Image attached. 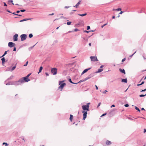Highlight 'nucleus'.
I'll list each match as a JSON object with an SVG mask.
<instances>
[{"mask_svg": "<svg viewBox=\"0 0 146 146\" xmlns=\"http://www.w3.org/2000/svg\"><path fill=\"white\" fill-rule=\"evenodd\" d=\"M127 78L122 79L121 80V82L127 83Z\"/></svg>", "mask_w": 146, "mask_h": 146, "instance_id": "14", "label": "nucleus"}, {"mask_svg": "<svg viewBox=\"0 0 146 146\" xmlns=\"http://www.w3.org/2000/svg\"><path fill=\"white\" fill-rule=\"evenodd\" d=\"M13 0H9L8 1V2H11L12 3L13 2Z\"/></svg>", "mask_w": 146, "mask_h": 146, "instance_id": "52", "label": "nucleus"}, {"mask_svg": "<svg viewBox=\"0 0 146 146\" xmlns=\"http://www.w3.org/2000/svg\"><path fill=\"white\" fill-rule=\"evenodd\" d=\"M90 104V103H88L86 105H83L82 106V108L83 110V111H89L90 110L89 106Z\"/></svg>", "mask_w": 146, "mask_h": 146, "instance_id": "1", "label": "nucleus"}, {"mask_svg": "<svg viewBox=\"0 0 146 146\" xmlns=\"http://www.w3.org/2000/svg\"><path fill=\"white\" fill-rule=\"evenodd\" d=\"M107 25V23H106V24H104V25H103L101 26L102 28H103L104 26H106V25Z\"/></svg>", "mask_w": 146, "mask_h": 146, "instance_id": "39", "label": "nucleus"}, {"mask_svg": "<svg viewBox=\"0 0 146 146\" xmlns=\"http://www.w3.org/2000/svg\"><path fill=\"white\" fill-rule=\"evenodd\" d=\"M3 4H4V6H7V5L6 4V3L5 2H4L3 3Z\"/></svg>", "mask_w": 146, "mask_h": 146, "instance_id": "54", "label": "nucleus"}, {"mask_svg": "<svg viewBox=\"0 0 146 146\" xmlns=\"http://www.w3.org/2000/svg\"><path fill=\"white\" fill-rule=\"evenodd\" d=\"M100 105H101V103L100 102V103H99L98 104V105L97 108H98L99 106H100Z\"/></svg>", "mask_w": 146, "mask_h": 146, "instance_id": "55", "label": "nucleus"}, {"mask_svg": "<svg viewBox=\"0 0 146 146\" xmlns=\"http://www.w3.org/2000/svg\"><path fill=\"white\" fill-rule=\"evenodd\" d=\"M20 12V11L18 10V11H16V13H19Z\"/></svg>", "mask_w": 146, "mask_h": 146, "instance_id": "59", "label": "nucleus"}, {"mask_svg": "<svg viewBox=\"0 0 146 146\" xmlns=\"http://www.w3.org/2000/svg\"><path fill=\"white\" fill-rule=\"evenodd\" d=\"M36 44H35V45H33V46L29 48V50L30 51L31 50H32L33 48V47L35 46L36 45V44Z\"/></svg>", "mask_w": 146, "mask_h": 146, "instance_id": "24", "label": "nucleus"}, {"mask_svg": "<svg viewBox=\"0 0 146 146\" xmlns=\"http://www.w3.org/2000/svg\"><path fill=\"white\" fill-rule=\"evenodd\" d=\"M103 70L102 69H99L97 72V73H100L102 72Z\"/></svg>", "mask_w": 146, "mask_h": 146, "instance_id": "25", "label": "nucleus"}, {"mask_svg": "<svg viewBox=\"0 0 146 146\" xmlns=\"http://www.w3.org/2000/svg\"><path fill=\"white\" fill-rule=\"evenodd\" d=\"M31 73H29L26 76H27L28 78H29V76L31 74Z\"/></svg>", "mask_w": 146, "mask_h": 146, "instance_id": "47", "label": "nucleus"}, {"mask_svg": "<svg viewBox=\"0 0 146 146\" xmlns=\"http://www.w3.org/2000/svg\"><path fill=\"white\" fill-rule=\"evenodd\" d=\"M21 138L22 139V140H23L24 141V142L25 141V140L24 137H21Z\"/></svg>", "mask_w": 146, "mask_h": 146, "instance_id": "41", "label": "nucleus"}, {"mask_svg": "<svg viewBox=\"0 0 146 146\" xmlns=\"http://www.w3.org/2000/svg\"><path fill=\"white\" fill-rule=\"evenodd\" d=\"M78 15L79 16H84L86 15H87V13H85L81 14H78Z\"/></svg>", "mask_w": 146, "mask_h": 146, "instance_id": "21", "label": "nucleus"}, {"mask_svg": "<svg viewBox=\"0 0 146 146\" xmlns=\"http://www.w3.org/2000/svg\"><path fill=\"white\" fill-rule=\"evenodd\" d=\"M8 51H9V50H8L7 51H5L4 54H3V55L2 56H1L0 57V58H1V57H3L6 54H7V52Z\"/></svg>", "mask_w": 146, "mask_h": 146, "instance_id": "22", "label": "nucleus"}, {"mask_svg": "<svg viewBox=\"0 0 146 146\" xmlns=\"http://www.w3.org/2000/svg\"><path fill=\"white\" fill-rule=\"evenodd\" d=\"M146 91V88L144 89V90H142L141 91V92H145V91Z\"/></svg>", "mask_w": 146, "mask_h": 146, "instance_id": "53", "label": "nucleus"}, {"mask_svg": "<svg viewBox=\"0 0 146 146\" xmlns=\"http://www.w3.org/2000/svg\"><path fill=\"white\" fill-rule=\"evenodd\" d=\"M91 68H90L87 69H86L84 70L81 73V75H83L88 70H89L91 69Z\"/></svg>", "mask_w": 146, "mask_h": 146, "instance_id": "12", "label": "nucleus"}, {"mask_svg": "<svg viewBox=\"0 0 146 146\" xmlns=\"http://www.w3.org/2000/svg\"><path fill=\"white\" fill-rule=\"evenodd\" d=\"M92 74H90V75H89L87 77L85 78L83 80V81H86L88 80L90 78H92Z\"/></svg>", "mask_w": 146, "mask_h": 146, "instance_id": "11", "label": "nucleus"}, {"mask_svg": "<svg viewBox=\"0 0 146 146\" xmlns=\"http://www.w3.org/2000/svg\"><path fill=\"white\" fill-rule=\"evenodd\" d=\"M79 31V30L77 29H74V31L75 32L77 31Z\"/></svg>", "mask_w": 146, "mask_h": 146, "instance_id": "44", "label": "nucleus"}, {"mask_svg": "<svg viewBox=\"0 0 146 146\" xmlns=\"http://www.w3.org/2000/svg\"><path fill=\"white\" fill-rule=\"evenodd\" d=\"M16 67V65L15 66H13V67L12 68V69H11V71H13V70H14L15 68Z\"/></svg>", "mask_w": 146, "mask_h": 146, "instance_id": "32", "label": "nucleus"}, {"mask_svg": "<svg viewBox=\"0 0 146 146\" xmlns=\"http://www.w3.org/2000/svg\"><path fill=\"white\" fill-rule=\"evenodd\" d=\"M125 59H126V58H124L122 60V61H121L122 62H123L125 60Z\"/></svg>", "mask_w": 146, "mask_h": 146, "instance_id": "48", "label": "nucleus"}, {"mask_svg": "<svg viewBox=\"0 0 146 146\" xmlns=\"http://www.w3.org/2000/svg\"><path fill=\"white\" fill-rule=\"evenodd\" d=\"M74 32V31H69L68 33H66V34H67V33H72V32Z\"/></svg>", "mask_w": 146, "mask_h": 146, "instance_id": "46", "label": "nucleus"}, {"mask_svg": "<svg viewBox=\"0 0 146 146\" xmlns=\"http://www.w3.org/2000/svg\"><path fill=\"white\" fill-rule=\"evenodd\" d=\"M5 145V146H7L8 145V144L7 143L4 142L3 143V145Z\"/></svg>", "mask_w": 146, "mask_h": 146, "instance_id": "35", "label": "nucleus"}, {"mask_svg": "<svg viewBox=\"0 0 146 146\" xmlns=\"http://www.w3.org/2000/svg\"><path fill=\"white\" fill-rule=\"evenodd\" d=\"M135 109L137 110L139 112H140V110H139V109L136 106H135Z\"/></svg>", "mask_w": 146, "mask_h": 146, "instance_id": "30", "label": "nucleus"}, {"mask_svg": "<svg viewBox=\"0 0 146 146\" xmlns=\"http://www.w3.org/2000/svg\"><path fill=\"white\" fill-rule=\"evenodd\" d=\"M106 113H103V114H102V115L101 116V117H102V116H103L105 115H106Z\"/></svg>", "mask_w": 146, "mask_h": 146, "instance_id": "45", "label": "nucleus"}, {"mask_svg": "<svg viewBox=\"0 0 146 146\" xmlns=\"http://www.w3.org/2000/svg\"><path fill=\"white\" fill-rule=\"evenodd\" d=\"M82 113H83V118L82 119L83 120H85V119L86 118L87 115V111H82Z\"/></svg>", "mask_w": 146, "mask_h": 146, "instance_id": "6", "label": "nucleus"}, {"mask_svg": "<svg viewBox=\"0 0 146 146\" xmlns=\"http://www.w3.org/2000/svg\"><path fill=\"white\" fill-rule=\"evenodd\" d=\"M27 37V35L25 34H23L21 35L20 37L22 41L25 40Z\"/></svg>", "mask_w": 146, "mask_h": 146, "instance_id": "4", "label": "nucleus"}, {"mask_svg": "<svg viewBox=\"0 0 146 146\" xmlns=\"http://www.w3.org/2000/svg\"><path fill=\"white\" fill-rule=\"evenodd\" d=\"M144 83V81H143L141 84H140V85H141L143 84Z\"/></svg>", "mask_w": 146, "mask_h": 146, "instance_id": "60", "label": "nucleus"}, {"mask_svg": "<svg viewBox=\"0 0 146 146\" xmlns=\"http://www.w3.org/2000/svg\"><path fill=\"white\" fill-rule=\"evenodd\" d=\"M70 7L69 6H65L64 7V8H65V9H67V8H69Z\"/></svg>", "mask_w": 146, "mask_h": 146, "instance_id": "51", "label": "nucleus"}, {"mask_svg": "<svg viewBox=\"0 0 146 146\" xmlns=\"http://www.w3.org/2000/svg\"><path fill=\"white\" fill-rule=\"evenodd\" d=\"M76 11L75 10H72V11H71V12H70V15H71L74 14V12Z\"/></svg>", "mask_w": 146, "mask_h": 146, "instance_id": "27", "label": "nucleus"}, {"mask_svg": "<svg viewBox=\"0 0 146 146\" xmlns=\"http://www.w3.org/2000/svg\"><path fill=\"white\" fill-rule=\"evenodd\" d=\"M26 10L25 9H21L20 10V11L22 12H24Z\"/></svg>", "mask_w": 146, "mask_h": 146, "instance_id": "38", "label": "nucleus"}, {"mask_svg": "<svg viewBox=\"0 0 146 146\" xmlns=\"http://www.w3.org/2000/svg\"><path fill=\"white\" fill-rule=\"evenodd\" d=\"M31 19H23V20L20 21L19 22H23V21H27V20H31Z\"/></svg>", "mask_w": 146, "mask_h": 146, "instance_id": "16", "label": "nucleus"}, {"mask_svg": "<svg viewBox=\"0 0 146 146\" xmlns=\"http://www.w3.org/2000/svg\"><path fill=\"white\" fill-rule=\"evenodd\" d=\"M90 31H87L86 30L84 31V33H89V32H90Z\"/></svg>", "mask_w": 146, "mask_h": 146, "instance_id": "43", "label": "nucleus"}, {"mask_svg": "<svg viewBox=\"0 0 146 146\" xmlns=\"http://www.w3.org/2000/svg\"><path fill=\"white\" fill-rule=\"evenodd\" d=\"M13 76L12 75H11L10 77L8 78L7 80H11V79L13 78Z\"/></svg>", "mask_w": 146, "mask_h": 146, "instance_id": "29", "label": "nucleus"}, {"mask_svg": "<svg viewBox=\"0 0 146 146\" xmlns=\"http://www.w3.org/2000/svg\"><path fill=\"white\" fill-rule=\"evenodd\" d=\"M68 81H69L71 83H72V84H78V83H74L72 81V80H71V79L70 78H69V79H68Z\"/></svg>", "mask_w": 146, "mask_h": 146, "instance_id": "23", "label": "nucleus"}, {"mask_svg": "<svg viewBox=\"0 0 146 146\" xmlns=\"http://www.w3.org/2000/svg\"><path fill=\"white\" fill-rule=\"evenodd\" d=\"M136 51H135V52H134L133 54L132 55H130V56H129V57H132L133 56V55H134V54L136 53Z\"/></svg>", "mask_w": 146, "mask_h": 146, "instance_id": "49", "label": "nucleus"}, {"mask_svg": "<svg viewBox=\"0 0 146 146\" xmlns=\"http://www.w3.org/2000/svg\"><path fill=\"white\" fill-rule=\"evenodd\" d=\"M29 37L30 38H31L33 37V35L32 33H30L29 34Z\"/></svg>", "mask_w": 146, "mask_h": 146, "instance_id": "31", "label": "nucleus"}, {"mask_svg": "<svg viewBox=\"0 0 146 146\" xmlns=\"http://www.w3.org/2000/svg\"><path fill=\"white\" fill-rule=\"evenodd\" d=\"M146 132V129H144V133H145Z\"/></svg>", "mask_w": 146, "mask_h": 146, "instance_id": "64", "label": "nucleus"}, {"mask_svg": "<svg viewBox=\"0 0 146 146\" xmlns=\"http://www.w3.org/2000/svg\"><path fill=\"white\" fill-rule=\"evenodd\" d=\"M119 70L121 73H123L124 74H125V70L123 69H121V68H119Z\"/></svg>", "mask_w": 146, "mask_h": 146, "instance_id": "13", "label": "nucleus"}, {"mask_svg": "<svg viewBox=\"0 0 146 146\" xmlns=\"http://www.w3.org/2000/svg\"><path fill=\"white\" fill-rule=\"evenodd\" d=\"M5 84L6 85H13V82H9L7 83H6Z\"/></svg>", "mask_w": 146, "mask_h": 146, "instance_id": "17", "label": "nucleus"}, {"mask_svg": "<svg viewBox=\"0 0 146 146\" xmlns=\"http://www.w3.org/2000/svg\"><path fill=\"white\" fill-rule=\"evenodd\" d=\"M111 142L108 140H107L106 141V144L107 145H110L111 144Z\"/></svg>", "mask_w": 146, "mask_h": 146, "instance_id": "18", "label": "nucleus"}, {"mask_svg": "<svg viewBox=\"0 0 146 146\" xmlns=\"http://www.w3.org/2000/svg\"><path fill=\"white\" fill-rule=\"evenodd\" d=\"M124 106L125 107H127L129 106V105L128 104H126L124 105Z\"/></svg>", "mask_w": 146, "mask_h": 146, "instance_id": "42", "label": "nucleus"}, {"mask_svg": "<svg viewBox=\"0 0 146 146\" xmlns=\"http://www.w3.org/2000/svg\"><path fill=\"white\" fill-rule=\"evenodd\" d=\"M72 23V22H71V21H69V22H68L67 23V24L68 25H70L71 24V23Z\"/></svg>", "mask_w": 146, "mask_h": 146, "instance_id": "34", "label": "nucleus"}, {"mask_svg": "<svg viewBox=\"0 0 146 146\" xmlns=\"http://www.w3.org/2000/svg\"><path fill=\"white\" fill-rule=\"evenodd\" d=\"M124 12L122 11H121L119 13V14H122V13H123Z\"/></svg>", "mask_w": 146, "mask_h": 146, "instance_id": "61", "label": "nucleus"}, {"mask_svg": "<svg viewBox=\"0 0 146 146\" xmlns=\"http://www.w3.org/2000/svg\"><path fill=\"white\" fill-rule=\"evenodd\" d=\"M73 115H71V114H70V121H72V120L73 119Z\"/></svg>", "mask_w": 146, "mask_h": 146, "instance_id": "26", "label": "nucleus"}, {"mask_svg": "<svg viewBox=\"0 0 146 146\" xmlns=\"http://www.w3.org/2000/svg\"><path fill=\"white\" fill-rule=\"evenodd\" d=\"M7 12H9V13H12V12H11V11H9V10H8V9H7Z\"/></svg>", "mask_w": 146, "mask_h": 146, "instance_id": "57", "label": "nucleus"}, {"mask_svg": "<svg viewBox=\"0 0 146 146\" xmlns=\"http://www.w3.org/2000/svg\"><path fill=\"white\" fill-rule=\"evenodd\" d=\"M15 44L12 42H9L8 43V46L11 48L13 47L14 46H15Z\"/></svg>", "mask_w": 146, "mask_h": 146, "instance_id": "9", "label": "nucleus"}, {"mask_svg": "<svg viewBox=\"0 0 146 146\" xmlns=\"http://www.w3.org/2000/svg\"><path fill=\"white\" fill-rule=\"evenodd\" d=\"M1 60L2 61V63L3 64L5 63V59L4 57H3L2 58H1Z\"/></svg>", "mask_w": 146, "mask_h": 146, "instance_id": "19", "label": "nucleus"}, {"mask_svg": "<svg viewBox=\"0 0 146 146\" xmlns=\"http://www.w3.org/2000/svg\"><path fill=\"white\" fill-rule=\"evenodd\" d=\"M43 69V67L42 66H41L39 68V72H38V74L41 72Z\"/></svg>", "mask_w": 146, "mask_h": 146, "instance_id": "20", "label": "nucleus"}, {"mask_svg": "<svg viewBox=\"0 0 146 146\" xmlns=\"http://www.w3.org/2000/svg\"><path fill=\"white\" fill-rule=\"evenodd\" d=\"M60 18H63L64 19H66V17H64L63 16H62L60 17Z\"/></svg>", "mask_w": 146, "mask_h": 146, "instance_id": "56", "label": "nucleus"}, {"mask_svg": "<svg viewBox=\"0 0 146 146\" xmlns=\"http://www.w3.org/2000/svg\"><path fill=\"white\" fill-rule=\"evenodd\" d=\"M81 2V1H79V2L75 6H74V7H76L77 8L78 7L79 5L80 4V3Z\"/></svg>", "mask_w": 146, "mask_h": 146, "instance_id": "15", "label": "nucleus"}, {"mask_svg": "<svg viewBox=\"0 0 146 146\" xmlns=\"http://www.w3.org/2000/svg\"><path fill=\"white\" fill-rule=\"evenodd\" d=\"M90 58L92 61L95 62L98 61L96 56H91L90 57Z\"/></svg>", "mask_w": 146, "mask_h": 146, "instance_id": "8", "label": "nucleus"}, {"mask_svg": "<svg viewBox=\"0 0 146 146\" xmlns=\"http://www.w3.org/2000/svg\"><path fill=\"white\" fill-rule=\"evenodd\" d=\"M20 79H19L18 81H16L13 82V85H15L16 86L19 85L21 84V81Z\"/></svg>", "mask_w": 146, "mask_h": 146, "instance_id": "7", "label": "nucleus"}, {"mask_svg": "<svg viewBox=\"0 0 146 146\" xmlns=\"http://www.w3.org/2000/svg\"><path fill=\"white\" fill-rule=\"evenodd\" d=\"M107 92H108V91L107 90H105L104 91L102 92V93L103 94H106Z\"/></svg>", "mask_w": 146, "mask_h": 146, "instance_id": "37", "label": "nucleus"}, {"mask_svg": "<svg viewBox=\"0 0 146 146\" xmlns=\"http://www.w3.org/2000/svg\"><path fill=\"white\" fill-rule=\"evenodd\" d=\"M45 74L46 75V76H48L49 75V74H48V73H47V72H46L45 73Z\"/></svg>", "mask_w": 146, "mask_h": 146, "instance_id": "58", "label": "nucleus"}, {"mask_svg": "<svg viewBox=\"0 0 146 146\" xmlns=\"http://www.w3.org/2000/svg\"><path fill=\"white\" fill-rule=\"evenodd\" d=\"M115 105H112L111 106V107L112 108V107H115Z\"/></svg>", "mask_w": 146, "mask_h": 146, "instance_id": "63", "label": "nucleus"}, {"mask_svg": "<svg viewBox=\"0 0 146 146\" xmlns=\"http://www.w3.org/2000/svg\"><path fill=\"white\" fill-rule=\"evenodd\" d=\"M20 79L21 80V83H23L25 82H27L30 80L27 77V76H26Z\"/></svg>", "mask_w": 146, "mask_h": 146, "instance_id": "3", "label": "nucleus"}, {"mask_svg": "<svg viewBox=\"0 0 146 146\" xmlns=\"http://www.w3.org/2000/svg\"><path fill=\"white\" fill-rule=\"evenodd\" d=\"M16 48L15 47H14L13 50V51H16Z\"/></svg>", "mask_w": 146, "mask_h": 146, "instance_id": "50", "label": "nucleus"}, {"mask_svg": "<svg viewBox=\"0 0 146 146\" xmlns=\"http://www.w3.org/2000/svg\"><path fill=\"white\" fill-rule=\"evenodd\" d=\"M51 73L54 75H56L57 73V69L56 68H53L51 69Z\"/></svg>", "mask_w": 146, "mask_h": 146, "instance_id": "5", "label": "nucleus"}, {"mask_svg": "<svg viewBox=\"0 0 146 146\" xmlns=\"http://www.w3.org/2000/svg\"><path fill=\"white\" fill-rule=\"evenodd\" d=\"M18 35L17 34H16L13 36V40L14 41H17L18 40Z\"/></svg>", "mask_w": 146, "mask_h": 146, "instance_id": "10", "label": "nucleus"}, {"mask_svg": "<svg viewBox=\"0 0 146 146\" xmlns=\"http://www.w3.org/2000/svg\"><path fill=\"white\" fill-rule=\"evenodd\" d=\"M87 30H89L90 29V27L89 26H87Z\"/></svg>", "mask_w": 146, "mask_h": 146, "instance_id": "40", "label": "nucleus"}, {"mask_svg": "<svg viewBox=\"0 0 146 146\" xmlns=\"http://www.w3.org/2000/svg\"><path fill=\"white\" fill-rule=\"evenodd\" d=\"M64 81H59V85H60L58 87V89H61V90H62L64 86L66 85L65 83L63 82Z\"/></svg>", "mask_w": 146, "mask_h": 146, "instance_id": "2", "label": "nucleus"}, {"mask_svg": "<svg viewBox=\"0 0 146 146\" xmlns=\"http://www.w3.org/2000/svg\"><path fill=\"white\" fill-rule=\"evenodd\" d=\"M146 96V94H145V95L141 94V95H140L139 96L140 97H144Z\"/></svg>", "mask_w": 146, "mask_h": 146, "instance_id": "33", "label": "nucleus"}, {"mask_svg": "<svg viewBox=\"0 0 146 146\" xmlns=\"http://www.w3.org/2000/svg\"><path fill=\"white\" fill-rule=\"evenodd\" d=\"M115 10H116L117 11H119L121 10V8H119L117 9H113V11H115Z\"/></svg>", "mask_w": 146, "mask_h": 146, "instance_id": "28", "label": "nucleus"}, {"mask_svg": "<svg viewBox=\"0 0 146 146\" xmlns=\"http://www.w3.org/2000/svg\"><path fill=\"white\" fill-rule=\"evenodd\" d=\"M58 42V41L57 40H55L54 41V43H57Z\"/></svg>", "mask_w": 146, "mask_h": 146, "instance_id": "62", "label": "nucleus"}, {"mask_svg": "<svg viewBox=\"0 0 146 146\" xmlns=\"http://www.w3.org/2000/svg\"><path fill=\"white\" fill-rule=\"evenodd\" d=\"M28 63V61H27L26 62V64H24L23 65V66H27V65Z\"/></svg>", "mask_w": 146, "mask_h": 146, "instance_id": "36", "label": "nucleus"}]
</instances>
